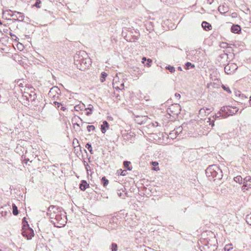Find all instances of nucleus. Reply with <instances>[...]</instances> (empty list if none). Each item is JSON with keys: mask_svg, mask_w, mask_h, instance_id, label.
<instances>
[{"mask_svg": "<svg viewBox=\"0 0 251 251\" xmlns=\"http://www.w3.org/2000/svg\"><path fill=\"white\" fill-rule=\"evenodd\" d=\"M176 135H177V134H175V132H174V130H173V131H172L170 133L169 135H167V136H168V137H170V138H171V139H175V138H176Z\"/></svg>", "mask_w": 251, "mask_h": 251, "instance_id": "22", "label": "nucleus"}, {"mask_svg": "<svg viewBox=\"0 0 251 251\" xmlns=\"http://www.w3.org/2000/svg\"><path fill=\"white\" fill-rule=\"evenodd\" d=\"M166 69L168 70L172 73L175 72V69L173 66H168L166 67Z\"/></svg>", "mask_w": 251, "mask_h": 251, "instance_id": "24", "label": "nucleus"}, {"mask_svg": "<svg viewBox=\"0 0 251 251\" xmlns=\"http://www.w3.org/2000/svg\"><path fill=\"white\" fill-rule=\"evenodd\" d=\"M101 181L104 187H105L108 184V180L105 177L102 178Z\"/></svg>", "mask_w": 251, "mask_h": 251, "instance_id": "23", "label": "nucleus"}, {"mask_svg": "<svg viewBox=\"0 0 251 251\" xmlns=\"http://www.w3.org/2000/svg\"><path fill=\"white\" fill-rule=\"evenodd\" d=\"M107 76V74L106 73L102 72L101 74V76L100 78V82H103L105 81V78Z\"/></svg>", "mask_w": 251, "mask_h": 251, "instance_id": "16", "label": "nucleus"}, {"mask_svg": "<svg viewBox=\"0 0 251 251\" xmlns=\"http://www.w3.org/2000/svg\"><path fill=\"white\" fill-rule=\"evenodd\" d=\"M175 97L176 99L179 100L180 98V95L176 93L175 94Z\"/></svg>", "mask_w": 251, "mask_h": 251, "instance_id": "33", "label": "nucleus"}, {"mask_svg": "<svg viewBox=\"0 0 251 251\" xmlns=\"http://www.w3.org/2000/svg\"><path fill=\"white\" fill-rule=\"evenodd\" d=\"M91 113H91V111H88V112H87L86 113V115H89L91 114Z\"/></svg>", "mask_w": 251, "mask_h": 251, "instance_id": "38", "label": "nucleus"}, {"mask_svg": "<svg viewBox=\"0 0 251 251\" xmlns=\"http://www.w3.org/2000/svg\"><path fill=\"white\" fill-rule=\"evenodd\" d=\"M238 111L236 107L225 106L221 107L220 110V113L222 118H226L227 117L236 114Z\"/></svg>", "mask_w": 251, "mask_h": 251, "instance_id": "2", "label": "nucleus"}, {"mask_svg": "<svg viewBox=\"0 0 251 251\" xmlns=\"http://www.w3.org/2000/svg\"><path fill=\"white\" fill-rule=\"evenodd\" d=\"M222 88H223V89L224 90H225L227 92H228V93H231V92L229 89V88L228 87H226L224 85H222Z\"/></svg>", "mask_w": 251, "mask_h": 251, "instance_id": "26", "label": "nucleus"}, {"mask_svg": "<svg viewBox=\"0 0 251 251\" xmlns=\"http://www.w3.org/2000/svg\"><path fill=\"white\" fill-rule=\"evenodd\" d=\"M95 127L93 126H87L88 130L90 131L91 130H95Z\"/></svg>", "mask_w": 251, "mask_h": 251, "instance_id": "31", "label": "nucleus"}, {"mask_svg": "<svg viewBox=\"0 0 251 251\" xmlns=\"http://www.w3.org/2000/svg\"><path fill=\"white\" fill-rule=\"evenodd\" d=\"M212 110V108H203L199 110V114L201 116H205L209 114Z\"/></svg>", "mask_w": 251, "mask_h": 251, "instance_id": "9", "label": "nucleus"}, {"mask_svg": "<svg viewBox=\"0 0 251 251\" xmlns=\"http://www.w3.org/2000/svg\"><path fill=\"white\" fill-rule=\"evenodd\" d=\"M147 60L146 58H145V57H143V58H142V63H143V64H145V63H146V62H147Z\"/></svg>", "mask_w": 251, "mask_h": 251, "instance_id": "35", "label": "nucleus"}, {"mask_svg": "<svg viewBox=\"0 0 251 251\" xmlns=\"http://www.w3.org/2000/svg\"><path fill=\"white\" fill-rule=\"evenodd\" d=\"M151 164H152V165L155 166L156 164V163L155 162H152Z\"/></svg>", "mask_w": 251, "mask_h": 251, "instance_id": "39", "label": "nucleus"}, {"mask_svg": "<svg viewBox=\"0 0 251 251\" xmlns=\"http://www.w3.org/2000/svg\"><path fill=\"white\" fill-rule=\"evenodd\" d=\"M118 172L119 174H120L121 176H126V171H123L122 170H120L118 171Z\"/></svg>", "mask_w": 251, "mask_h": 251, "instance_id": "29", "label": "nucleus"}, {"mask_svg": "<svg viewBox=\"0 0 251 251\" xmlns=\"http://www.w3.org/2000/svg\"><path fill=\"white\" fill-rule=\"evenodd\" d=\"M22 233L24 236L27 237V239H31L32 237L34 236V231L33 229L30 227L27 228L25 230L24 229Z\"/></svg>", "mask_w": 251, "mask_h": 251, "instance_id": "8", "label": "nucleus"}, {"mask_svg": "<svg viewBox=\"0 0 251 251\" xmlns=\"http://www.w3.org/2000/svg\"><path fill=\"white\" fill-rule=\"evenodd\" d=\"M249 104L251 106V96L250 97Z\"/></svg>", "mask_w": 251, "mask_h": 251, "instance_id": "40", "label": "nucleus"}, {"mask_svg": "<svg viewBox=\"0 0 251 251\" xmlns=\"http://www.w3.org/2000/svg\"><path fill=\"white\" fill-rule=\"evenodd\" d=\"M12 209H13V214L14 215H17L18 214V210L17 209V207L16 206L15 204H12Z\"/></svg>", "mask_w": 251, "mask_h": 251, "instance_id": "18", "label": "nucleus"}, {"mask_svg": "<svg viewBox=\"0 0 251 251\" xmlns=\"http://www.w3.org/2000/svg\"><path fill=\"white\" fill-rule=\"evenodd\" d=\"M201 26L206 30H210L211 27V25L206 22H203L201 24Z\"/></svg>", "mask_w": 251, "mask_h": 251, "instance_id": "12", "label": "nucleus"}, {"mask_svg": "<svg viewBox=\"0 0 251 251\" xmlns=\"http://www.w3.org/2000/svg\"><path fill=\"white\" fill-rule=\"evenodd\" d=\"M130 164V162H128V161H125L124 163V165L125 166V168H127L128 170H130L131 169L128 167L129 166V165Z\"/></svg>", "mask_w": 251, "mask_h": 251, "instance_id": "25", "label": "nucleus"}, {"mask_svg": "<svg viewBox=\"0 0 251 251\" xmlns=\"http://www.w3.org/2000/svg\"><path fill=\"white\" fill-rule=\"evenodd\" d=\"M40 1L39 2H37L35 4V6H36V7H38V4L40 3Z\"/></svg>", "mask_w": 251, "mask_h": 251, "instance_id": "37", "label": "nucleus"}, {"mask_svg": "<svg viewBox=\"0 0 251 251\" xmlns=\"http://www.w3.org/2000/svg\"><path fill=\"white\" fill-rule=\"evenodd\" d=\"M220 111L217 113L215 114V119H216L217 118H222V116L220 115Z\"/></svg>", "mask_w": 251, "mask_h": 251, "instance_id": "32", "label": "nucleus"}, {"mask_svg": "<svg viewBox=\"0 0 251 251\" xmlns=\"http://www.w3.org/2000/svg\"><path fill=\"white\" fill-rule=\"evenodd\" d=\"M238 67L236 64L231 63H228L225 67V72L228 75L233 74L235 71L238 69Z\"/></svg>", "mask_w": 251, "mask_h": 251, "instance_id": "3", "label": "nucleus"}, {"mask_svg": "<svg viewBox=\"0 0 251 251\" xmlns=\"http://www.w3.org/2000/svg\"><path fill=\"white\" fill-rule=\"evenodd\" d=\"M241 27L237 25H233L231 28V31L234 33H239V32L241 31Z\"/></svg>", "mask_w": 251, "mask_h": 251, "instance_id": "10", "label": "nucleus"}, {"mask_svg": "<svg viewBox=\"0 0 251 251\" xmlns=\"http://www.w3.org/2000/svg\"><path fill=\"white\" fill-rule=\"evenodd\" d=\"M80 108V107H79V105H76V106H75V109L76 111H78Z\"/></svg>", "mask_w": 251, "mask_h": 251, "instance_id": "36", "label": "nucleus"}, {"mask_svg": "<svg viewBox=\"0 0 251 251\" xmlns=\"http://www.w3.org/2000/svg\"><path fill=\"white\" fill-rule=\"evenodd\" d=\"M118 79L119 78L117 75L113 79V86L119 89H123L124 88V83L123 82H120L118 81Z\"/></svg>", "mask_w": 251, "mask_h": 251, "instance_id": "7", "label": "nucleus"}, {"mask_svg": "<svg viewBox=\"0 0 251 251\" xmlns=\"http://www.w3.org/2000/svg\"><path fill=\"white\" fill-rule=\"evenodd\" d=\"M234 180L236 182H237L239 183H243V179L242 177L240 176L235 177L234 178Z\"/></svg>", "mask_w": 251, "mask_h": 251, "instance_id": "15", "label": "nucleus"}, {"mask_svg": "<svg viewBox=\"0 0 251 251\" xmlns=\"http://www.w3.org/2000/svg\"><path fill=\"white\" fill-rule=\"evenodd\" d=\"M211 124L212 126H214V123H212V124Z\"/></svg>", "mask_w": 251, "mask_h": 251, "instance_id": "42", "label": "nucleus"}, {"mask_svg": "<svg viewBox=\"0 0 251 251\" xmlns=\"http://www.w3.org/2000/svg\"><path fill=\"white\" fill-rule=\"evenodd\" d=\"M243 190H248L251 187V177L250 176H246L243 179Z\"/></svg>", "mask_w": 251, "mask_h": 251, "instance_id": "6", "label": "nucleus"}, {"mask_svg": "<svg viewBox=\"0 0 251 251\" xmlns=\"http://www.w3.org/2000/svg\"><path fill=\"white\" fill-rule=\"evenodd\" d=\"M218 11L221 13H226L227 12V8L224 5H220L218 7Z\"/></svg>", "mask_w": 251, "mask_h": 251, "instance_id": "13", "label": "nucleus"}, {"mask_svg": "<svg viewBox=\"0 0 251 251\" xmlns=\"http://www.w3.org/2000/svg\"><path fill=\"white\" fill-rule=\"evenodd\" d=\"M180 111V105L178 104L172 105L169 108V110H167L169 115H171V113L173 115H177Z\"/></svg>", "mask_w": 251, "mask_h": 251, "instance_id": "5", "label": "nucleus"}, {"mask_svg": "<svg viewBox=\"0 0 251 251\" xmlns=\"http://www.w3.org/2000/svg\"><path fill=\"white\" fill-rule=\"evenodd\" d=\"M205 174L209 180L216 179L220 180L223 177V172L220 168L216 165H213L209 166L205 170Z\"/></svg>", "mask_w": 251, "mask_h": 251, "instance_id": "1", "label": "nucleus"}, {"mask_svg": "<svg viewBox=\"0 0 251 251\" xmlns=\"http://www.w3.org/2000/svg\"><path fill=\"white\" fill-rule=\"evenodd\" d=\"M23 231L24 229H26L27 228L29 227L28 225L27 224V222L25 220V218L23 219Z\"/></svg>", "mask_w": 251, "mask_h": 251, "instance_id": "17", "label": "nucleus"}, {"mask_svg": "<svg viewBox=\"0 0 251 251\" xmlns=\"http://www.w3.org/2000/svg\"><path fill=\"white\" fill-rule=\"evenodd\" d=\"M195 65L194 64H191L190 62H187L185 64V68L187 70H188L190 69V67L191 68H194Z\"/></svg>", "mask_w": 251, "mask_h": 251, "instance_id": "21", "label": "nucleus"}, {"mask_svg": "<svg viewBox=\"0 0 251 251\" xmlns=\"http://www.w3.org/2000/svg\"><path fill=\"white\" fill-rule=\"evenodd\" d=\"M178 70L181 71V68L180 67H178Z\"/></svg>", "mask_w": 251, "mask_h": 251, "instance_id": "41", "label": "nucleus"}, {"mask_svg": "<svg viewBox=\"0 0 251 251\" xmlns=\"http://www.w3.org/2000/svg\"><path fill=\"white\" fill-rule=\"evenodd\" d=\"M153 169L154 170H156V169H155L154 167H153Z\"/></svg>", "mask_w": 251, "mask_h": 251, "instance_id": "43", "label": "nucleus"}, {"mask_svg": "<svg viewBox=\"0 0 251 251\" xmlns=\"http://www.w3.org/2000/svg\"><path fill=\"white\" fill-rule=\"evenodd\" d=\"M91 65V60L90 58H83L80 63V70L85 71L90 67Z\"/></svg>", "mask_w": 251, "mask_h": 251, "instance_id": "4", "label": "nucleus"}, {"mask_svg": "<svg viewBox=\"0 0 251 251\" xmlns=\"http://www.w3.org/2000/svg\"><path fill=\"white\" fill-rule=\"evenodd\" d=\"M0 251H1V250H0Z\"/></svg>", "mask_w": 251, "mask_h": 251, "instance_id": "44", "label": "nucleus"}, {"mask_svg": "<svg viewBox=\"0 0 251 251\" xmlns=\"http://www.w3.org/2000/svg\"><path fill=\"white\" fill-rule=\"evenodd\" d=\"M151 60L150 59H147V61L145 63V65L148 67H150L151 66Z\"/></svg>", "mask_w": 251, "mask_h": 251, "instance_id": "27", "label": "nucleus"}, {"mask_svg": "<svg viewBox=\"0 0 251 251\" xmlns=\"http://www.w3.org/2000/svg\"><path fill=\"white\" fill-rule=\"evenodd\" d=\"M232 249V245L231 244H229L226 245L224 248L225 251H229L230 250Z\"/></svg>", "mask_w": 251, "mask_h": 251, "instance_id": "19", "label": "nucleus"}, {"mask_svg": "<svg viewBox=\"0 0 251 251\" xmlns=\"http://www.w3.org/2000/svg\"><path fill=\"white\" fill-rule=\"evenodd\" d=\"M89 186L85 181H83L80 184V188L82 190H85L86 188Z\"/></svg>", "mask_w": 251, "mask_h": 251, "instance_id": "14", "label": "nucleus"}, {"mask_svg": "<svg viewBox=\"0 0 251 251\" xmlns=\"http://www.w3.org/2000/svg\"><path fill=\"white\" fill-rule=\"evenodd\" d=\"M109 128V125L106 121H104L102 124L101 125V132L104 133L107 129Z\"/></svg>", "mask_w": 251, "mask_h": 251, "instance_id": "11", "label": "nucleus"}, {"mask_svg": "<svg viewBox=\"0 0 251 251\" xmlns=\"http://www.w3.org/2000/svg\"><path fill=\"white\" fill-rule=\"evenodd\" d=\"M112 251H116L117 250V246L116 244H112L111 245Z\"/></svg>", "mask_w": 251, "mask_h": 251, "instance_id": "28", "label": "nucleus"}, {"mask_svg": "<svg viewBox=\"0 0 251 251\" xmlns=\"http://www.w3.org/2000/svg\"><path fill=\"white\" fill-rule=\"evenodd\" d=\"M93 106L89 105V107L87 108H86L85 110H89L90 111H92V110L93 109Z\"/></svg>", "mask_w": 251, "mask_h": 251, "instance_id": "34", "label": "nucleus"}, {"mask_svg": "<svg viewBox=\"0 0 251 251\" xmlns=\"http://www.w3.org/2000/svg\"><path fill=\"white\" fill-rule=\"evenodd\" d=\"M86 148L90 152H92V148L91 147V145L89 144H87L86 145Z\"/></svg>", "mask_w": 251, "mask_h": 251, "instance_id": "30", "label": "nucleus"}, {"mask_svg": "<svg viewBox=\"0 0 251 251\" xmlns=\"http://www.w3.org/2000/svg\"><path fill=\"white\" fill-rule=\"evenodd\" d=\"M182 127L181 126H179L174 130V132H175V134H176L177 135H178L179 133H181L182 132Z\"/></svg>", "mask_w": 251, "mask_h": 251, "instance_id": "20", "label": "nucleus"}]
</instances>
